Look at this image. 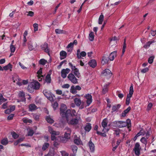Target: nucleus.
Here are the masks:
<instances>
[{
  "label": "nucleus",
  "mask_w": 156,
  "mask_h": 156,
  "mask_svg": "<svg viewBox=\"0 0 156 156\" xmlns=\"http://www.w3.org/2000/svg\"><path fill=\"white\" fill-rule=\"evenodd\" d=\"M69 65L72 69V72L74 74L75 76L79 78L80 76V74L79 72V69L75 66H73L71 62L69 63Z\"/></svg>",
  "instance_id": "nucleus-4"
},
{
  "label": "nucleus",
  "mask_w": 156,
  "mask_h": 156,
  "mask_svg": "<svg viewBox=\"0 0 156 156\" xmlns=\"http://www.w3.org/2000/svg\"><path fill=\"white\" fill-rule=\"evenodd\" d=\"M42 49L45 52L49 53V50L48 47V44L45 43L44 44L41 46Z\"/></svg>",
  "instance_id": "nucleus-18"
},
{
  "label": "nucleus",
  "mask_w": 156,
  "mask_h": 156,
  "mask_svg": "<svg viewBox=\"0 0 156 156\" xmlns=\"http://www.w3.org/2000/svg\"><path fill=\"white\" fill-rule=\"evenodd\" d=\"M144 135L145 134L144 133V131L143 130H141L136 135V136H135V138L136 137V138H137L139 136L141 135Z\"/></svg>",
  "instance_id": "nucleus-42"
},
{
  "label": "nucleus",
  "mask_w": 156,
  "mask_h": 156,
  "mask_svg": "<svg viewBox=\"0 0 156 156\" xmlns=\"http://www.w3.org/2000/svg\"><path fill=\"white\" fill-rule=\"evenodd\" d=\"M74 142L77 145L81 144L82 143L81 141L79 138L75 139L74 140Z\"/></svg>",
  "instance_id": "nucleus-43"
},
{
  "label": "nucleus",
  "mask_w": 156,
  "mask_h": 156,
  "mask_svg": "<svg viewBox=\"0 0 156 156\" xmlns=\"http://www.w3.org/2000/svg\"><path fill=\"white\" fill-rule=\"evenodd\" d=\"M40 87V84L38 82H32L30 83L28 87V90L30 92L32 93L33 92L34 90L39 89Z\"/></svg>",
  "instance_id": "nucleus-2"
},
{
  "label": "nucleus",
  "mask_w": 156,
  "mask_h": 156,
  "mask_svg": "<svg viewBox=\"0 0 156 156\" xmlns=\"http://www.w3.org/2000/svg\"><path fill=\"white\" fill-rule=\"evenodd\" d=\"M149 70V69L148 67H146L141 70V72L142 73H144L148 72Z\"/></svg>",
  "instance_id": "nucleus-56"
},
{
  "label": "nucleus",
  "mask_w": 156,
  "mask_h": 156,
  "mask_svg": "<svg viewBox=\"0 0 156 156\" xmlns=\"http://www.w3.org/2000/svg\"><path fill=\"white\" fill-rule=\"evenodd\" d=\"M70 70L69 68L66 69H62L61 71V76L63 78H66L67 76V75L70 71Z\"/></svg>",
  "instance_id": "nucleus-15"
},
{
  "label": "nucleus",
  "mask_w": 156,
  "mask_h": 156,
  "mask_svg": "<svg viewBox=\"0 0 156 156\" xmlns=\"http://www.w3.org/2000/svg\"><path fill=\"white\" fill-rule=\"evenodd\" d=\"M117 56V51H114L111 53L108 57L110 61H112Z\"/></svg>",
  "instance_id": "nucleus-19"
},
{
  "label": "nucleus",
  "mask_w": 156,
  "mask_h": 156,
  "mask_svg": "<svg viewBox=\"0 0 156 156\" xmlns=\"http://www.w3.org/2000/svg\"><path fill=\"white\" fill-rule=\"evenodd\" d=\"M67 53L64 51H62L60 52V59L62 60L66 58L67 56Z\"/></svg>",
  "instance_id": "nucleus-24"
},
{
  "label": "nucleus",
  "mask_w": 156,
  "mask_h": 156,
  "mask_svg": "<svg viewBox=\"0 0 156 156\" xmlns=\"http://www.w3.org/2000/svg\"><path fill=\"white\" fill-rule=\"evenodd\" d=\"M141 148L139 143H136L133 151L135 153L136 155L139 156L140 154V151Z\"/></svg>",
  "instance_id": "nucleus-7"
},
{
  "label": "nucleus",
  "mask_w": 156,
  "mask_h": 156,
  "mask_svg": "<svg viewBox=\"0 0 156 156\" xmlns=\"http://www.w3.org/2000/svg\"><path fill=\"white\" fill-rule=\"evenodd\" d=\"M26 13H28V14L27 15V16H30V17L33 16L34 14V12L31 11L26 12Z\"/></svg>",
  "instance_id": "nucleus-53"
},
{
  "label": "nucleus",
  "mask_w": 156,
  "mask_h": 156,
  "mask_svg": "<svg viewBox=\"0 0 156 156\" xmlns=\"http://www.w3.org/2000/svg\"><path fill=\"white\" fill-rule=\"evenodd\" d=\"M51 76L49 74H48L45 78V81L47 83H50L51 82Z\"/></svg>",
  "instance_id": "nucleus-39"
},
{
  "label": "nucleus",
  "mask_w": 156,
  "mask_h": 156,
  "mask_svg": "<svg viewBox=\"0 0 156 156\" xmlns=\"http://www.w3.org/2000/svg\"><path fill=\"white\" fill-rule=\"evenodd\" d=\"M109 84L110 83H108L104 85L102 90V93L104 94H105L108 91V87Z\"/></svg>",
  "instance_id": "nucleus-30"
},
{
  "label": "nucleus",
  "mask_w": 156,
  "mask_h": 156,
  "mask_svg": "<svg viewBox=\"0 0 156 156\" xmlns=\"http://www.w3.org/2000/svg\"><path fill=\"white\" fill-rule=\"evenodd\" d=\"M121 105L118 104L113 105L112 107V109L113 112L117 111L118 109L120 108Z\"/></svg>",
  "instance_id": "nucleus-27"
},
{
  "label": "nucleus",
  "mask_w": 156,
  "mask_h": 156,
  "mask_svg": "<svg viewBox=\"0 0 156 156\" xmlns=\"http://www.w3.org/2000/svg\"><path fill=\"white\" fill-rule=\"evenodd\" d=\"M140 141L141 142H142L144 144L146 145L147 144V139L144 137H142L140 139Z\"/></svg>",
  "instance_id": "nucleus-51"
},
{
  "label": "nucleus",
  "mask_w": 156,
  "mask_h": 156,
  "mask_svg": "<svg viewBox=\"0 0 156 156\" xmlns=\"http://www.w3.org/2000/svg\"><path fill=\"white\" fill-rule=\"evenodd\" d=\"M154 42H155V41L154 40L151 41H149L147 42L144 45V48H148L150 47L151 44Z\"/></svg>",
  "instance_id": "nucleus-32"
},
{
  "label": "nucleus",
  "mask_w": 156,
  "mask_h": 156,
  "mask_svg": "<svg viewBox=\"0 0 156 156\" xmlns=\"http://www.w3.org/2000/svg\"><path fill=\"white\" fill-rule=\"evenodd\" d=\"M67 108L66 105L64 104H62L60 108L61 115L63 117H65L66 115V109Z\"/></svg>",
  "instance_id": "nucleus-12"
},
{
  "label": "nucleus",
  "mask_w": 156,
  "mask_h": 156,
  "mask_svg": "<svg viewBox=\"0 0 156 156\" xmlns=\"http://www.w3.org/2000/svg\"><path fill=\"white\" fill-rule=\"evenodd\" d=\"M43 93L44 96L50 101H52L54 100V98H55V96L51 92L44 90L43 91Z\"/></svg>",
  "instance_id": "nucleus-8"
},
{
  "label": "nucleus",
  "mask_w": 156,
  "mask_h": 156,
  "mask_svg": "<svg viewBox=\"0 0 156 156\" xmlns=\"http://www.w3.org/2000/svg\"><path fill=\"white\" fill-rule=\"evenodd\" d=\"M16 50V48L13 45H10V50L11 53H13Z\"/></svg>",
  "instance_id": "nucleus-52"
},
{
  "label": "nucleus",
  "mask_w": 156,
  "mask_h": 156,
  "mask_svg": "<svg viewBox=\"0 0 156 156\" xmlns=\"http://www.w3.org/2000/svg\"><path fill=\"white\" fill-rule=\"evenodd\" d=\"M152 106V103H149V104L148 105L147 110L148 111L150 110Z\"/></svg>",
  "instance_id": "nucleus-61"
},
{
  "label": "nucleus",
  "mask_w": 156,
  "mask_h": 156,
  "mask_svg": "<svg viewBox=\"0 0 156 156\" xmlns=\"http://www.w3.org/2000/svg\"><path fill=\"white\" fill-rule=\"evenodd\" d=\"M84 128L86 132H89L91 129V124L89 123H87Z\"/></svg>",
  "instance_id": "nucleus-26"
},
{
  "label": "nucleus",
  "mask_w": 156,
  "mask_h": 156,
  "mask_svg": "<svg viewBox=\"0 0 156 156\" xmlns=\"http://www.w3.org/2000/svg\"><path fill=\"white\" fill-rule=\"evenodd\" d=\"M46 120L48 122L52 124L53 123L54 121L52 118L49 115L46 117Z\"/></svg>",
  "instance_id": "nucleus-33"
},
{
  "label": "nucleus",
  "mask_w": 156,
  "mask_h": 156,
  "mask_svg": "<svg viewBox=\"0 0 156 156\" xmlns=\"http://www.w3.org/2000/svg\"><path fill=\"white\" fill-rule=\"evenodd\" d=\"M65 130H66V131L65 132V133H67L68 134V135H69V134L70 135V134L71 133V130L70 128H69L68 127H66Z\"/></svg>",
  "instance_id": "nucleus-49"
},
{
  "label": "nucleus",
  "mask_w": 156,
  "mask_h": 156,
  "mask_svg": "<svg viewBox=\"0 0 156 156\" xmlns=\"http://www.w3.org/2000/svg\"><path fill=\"white\" fill-rule=\"evenodd\" d=\"M11 134L12 137L14 139L17 138L19 137V135L16 133L15 132H12L11 133Z\"/></svg>",
  "instance_id": "nucleus-54"
},
{
  "label": "nucleus",
  "mask_w": 156,
  "mask_h": 156,
  "mask_svg": "<svg viewBox=\"0 0 156 156\" xmlns=\"http://www.w3.org/2000/svg\"><path fill=\"white\" fill-rule=\"evenodd\" d=\"M109 60V57L107 56L104 55L102 57L101 63L103 65L107 63Z\"/></svg>",
  "instance_id": "nucleus-21"
},
{
  "label": "nucleus",
  "mask_w": 156,
  "mask_h": 156,
  "mask_svg": "<svg viewBox=\"0 0 156 156\" xmlns=\"http://www.w3.org/2000/svg\"><path fill=\"white\" fill-rule=\"evenodd\" d=\"M1 144L3 145H5L8 143V140L7 138L4 139H2L1 142Z\"/></svg>",
  "instance_id": "nucleus-45"
},
{
  "label": "nucleus",
  "mask_w": 156,
  "mask_h": 156,
  "mask_svg": "<svg viewBox=\"0 0 156 156\" xmlns=\"http://www.w3.org/2000/svg\"><path fill=\"white\" fill-rule=\"evenodd\" d=\"M70 92L73 94H75L76 93V90L74 86H71L70 90Z\"/></svg>",
  "instance_id": "nucleus-37"
},
{
  "label": "nucleus",
  "mask_w": 156,
  "mask_h": 156,
  "mask_svg": "<svg viewBox=\"0 0 156 156\" xmlns=\"http://www.w3.org/2000/svg\"><path fill=\"white\" fill-rule=\"evenodd\" d=\"M71 148L73 153H76L77 150V147L75 145H72L71 146Z\"/></svg>",
  "instance_id": "nucleus-47"
},
{
  "label": "nucleus",
  "mask_w": 156,
  "mask_h": 156,
  "mask_svg": "<svg viewBox=\"0 0 156 156\" xmlns=\"http://www.w3.org/2000/svg\"><path fill=\"white\" fill-rule=\"evenodd\" d=\"M12 79L14 82H16V81H17L16 83L19 86H21L22 85L23 83L19 82L20 79L18 76H16L13 77Z\"/></svg>",
  "instance_id": "nucleus-22"
},
{
  "label": "nucleus",
  "mask_w": 156,
  "mask_h": 156,
  "mask_svg": "<svg viewBox=\"0 0 156 156\" xmlns=\"http://www.w3.org/2000/svg\"><path fill=\"white\" fill-rule=\"evenodd\" d=\"M28 130V131L27 134V136H32L34 134L33 130L32 129H29V130Z\"/></svg>",
  "instance_id": "nucleus-41"
},
{
  "label": "nucleus",
  "mask_w": 156,
  "mask_h": 156,
  "mask_svg": "<svg viewBox=\"0 0 156 156\" xmlns=\"http://www.w3.org/2000/svg\"><path fill=\"white\" fill-rule=\"evenodd\" d=\"M58 104L56 102L52 104V106L54 109V110H55L56 109V108L58 107Z\"/></svg>",
  "instance_id": "nucleus-58"
},
{
  "label": "nucleus",
  "mask_w": 156,
  "mask_h": 156,
  "mask_svg": "<svg viewBox=\"0 0 156 156\" xmlns=\"http://www.w3.org/2000/svg\"><path fill=\"white\" fill-rule=\"evenodd\" d=\"M19 97L21 99V100H17L18 102H20L21 101H25L26 99L25 97V94L22 91H20L19 94Z\"/></svg>",
  "instance_id": "nucleus-20"
},
{
  "label": "nucleus",
  "mask_w": 156,
  "mask_h": 156,
  "mask_svg": "<svg viewBox=\"0 0 156 156\" xmlns=\"http://www.w3.org/2000/svg\"><path fill=\"white\" fill-rule=\"evenodd\" d=\"M12 66L10 63L8 64L7 65L3 67V70H7L9 69L10 71H12Z\"/></svg>",
  "instance_id": "nucleus-31"
},
{
  "label": "nucleus",
  "mask_w": 156,
  "mask_h": 156,
  "mask_svg": "<svg viewBox=\"0 0 156 156\" xmlns=\"http://www.w3.org/2000/svg\"><path fill=\"white\" fill-rule=\"evenodd\" d=\"M33 26L34 28V30L35 32L36 31L38 30V24L37 23H34L33 25Z\"/></svg>",
  "instance_id": "nucleus-57"
},
{
  "label": "nucleus",
  "mask_w": 156,
  "mask_h": 156,
  "mask_svg": "<svg viewBox=\"0 0 156 156\" xmlns=\"http://www.w3.org/2000/svg\"><path fill=\"white\" fill-rule=\"evenodd\" d=\"M62 156H69V154L66 151H60Z\"/></svg>",
  "instance_id": "nucleus-55"
},
{
  "label": "nucleus",
  "mask_w": 156,
  "mask_h": 156,
  "mask_svg": "<svg viewBox=\"0 0 156 156\" xmlns=\"http://www.w3.org/2000/svg\"><path fill=\"white\" fill-rule=\"evenodd\" d=\"M108 120L106 118H105L101 122V126L103 128L102 133L97 131L98 134L104 136H106V133L108 132L109 129V125H108Z\"/></svg>",
  "instance_id": "nucleus-1"
},
{
  "label": "nucleus",
  "mask_w": 156,
  "mask_h": 156,
  "mask_svg": "<svg viewBox=\"0 0 156 156\" xmlns=\"http://www.w3.org/2000/svg\"><path fill=\"white\" fill-rule=\"evenodd\" d=\"M74 101L76 105L77 106H80L81 104V101L80 99L78 98H75L74 99Z\"/></svg>",
  "instance_id": "nucleus-35"
},
{
  "label": "nucleus",
  "mask_w": 156,
  "mask_h": 156,
  "mask_svg": "<svg viewBox=\"0 0 156 156\" xmlns=\"http://www.w3.org/2000/svg\"><path fill=\"white\" fill-rule=\"evenodd\" d=\"M28 47L30 51H31L33 50L34 48V47L32 45V43L31 41H30L28 43Z\"/></svg>",
  "instance_id": "nucleus-38"
},
{
  "label": "nucleus",
  "mask_w": 156,
  "mask_h": 156,
  "mask_svg": "<svg viewBox=\"0 0 156 156\" xmlns=\"http://www.w3.org/2000/svg\"><path fill=\"white\" fill-rule=\"evenodd\" d=\"M73 44L72 42L70 43L67 46V48H73Z\"/></svg>",
  "instance_id": "nucleus-62"
},
{
  "label": "nucleus",
  "mask_w": 156,
  "mask_h": 156,
  "mask_svg": "<svg viewBox=\"0 0 156 156\" xmlns=\"http://www.w3.org/2000/svg\"><path fill=\"white\" fill-rule=\"evenodd\" d=\"M114 123L115 125V127L119 128L126 127L128 124L127 122L122 121H115L114 122Z\"/></svg>",
  "instance_id": "nucleus-10"
},
{
  "label": "nucleus",
  "mask_w": 156,
  "mask_h": 156,
  "mask_svg": "<svg viewBox=\"0 0 156 156\" xmlns=\"http://www.w3.org/2000/svg\"><path fill=\"white\" fill-rule=\"evenodd\" d=\"M120 131L119 129H116L115 130V132L114 133V135H116L117 136L119 135V134Z\"/></svg>",
  "instance_id": "nucleus-63"
},
{
  "label": "nucleus",
  "mask_w": 156,
  "mask_h": 156,
  "mask_svg": "<svg viewBox=\"0 0 156 156\" xmlns=\"http://www.w3.org/2000/svg\"><path fill=\"white\" fill-rule=\"evenodd\" d=\"M154 57L152 56L150 57L148 59V62L150 64H152L154 60Z\"/></svg>",
  "instance_id": "nucleus-48"
},
{
  "label": "nucleus",
  "mask_w": 156,
  "mask_h": 156,
  "mask_svg": "<svg viewBox=\"0 0 156 156\" xmlns=\"http://www.w3.org/2000/svg\"><path fill=\"white\" fill-rule=\"evenodd\" d=\"M48 131L51 134V140H56L55 136L59 134V132L53 130V129L50 126L48 127Z\"/></svg>",
  "instance_id": "nucleus-6"
},
{
  "label": "nucleus",
  "mask_w": 156,
  "mask_h": 156,
  "mask_svg": "<svg viewBox=\"0 0 156 156\" xmlns=\"http://www.w3.org/2000/svg\"><path fill=\"white\" fill-rule=\"evenodd\" d=\"M77 114L74 109H72L71 110L68 109L66 110V115L65 117L66 118H69L73 116H77Z\"/></svg>",
  "instance_id": "nucleus-9"
},
{
  "label": "nucleus",
  "mask_w": 156,
  "mask_h": 156,
  "mask_svg": "<svg viewBox=\"0 0 156 156\" xmlns=\"http://www.w3.org/2000/svg\"><path fill=\"white\" fill-rule=\"evenodd\" d=\"M88 64L90 66L94 68L96 66L97 62L95 60L92 59L89 62Z\"/></svg>",
  "instance_id": "nucleus-25"
},
{
  "label": "nucleus",
  "mask_w": 156,
  "mask_h": 156,
  "mask_svg": "<svg viewBox=\"0 0 156 156\" xmlns=\"http://www.w3.org/2000/svg\"><path fill=\"white\" fill-rule=\"evenodd\" d=\"M88 146L89 148L90 151L93 153L95 151V146L94 144L90 140L88 143Z\"/></svg>",
  "instance_id": "nucleus-17"
},
{
  "label": "nucleus",
  "mask_w": 156,
  "mask_h": 156,
  "mask_svg": "<svg viewBox=\"0 0 156 156\" xmlns=\"http://www.w3.org/2000/svg\"><path fill=\"white\" fill-rule=\"evenodd\" d=\"M55 32L57 34H64L65 33V31L64 30L58 29H55Z\"/></svg>",
  "instance_id": "nucleus-46"
},
{
  "label": "nucleus",
  "mask_w": 156,
  "mask_h": 156,
  "mask_svg": "<svg viewBox=\"0 0 156 156\" xmlns=\"http://www.w3.org/2000/svg\"><path fill=\"white\" fill-rule=\"evenodd\" d=\"M7 99L4 98L2 94H0V105H1L2 102L5 101Z\"/></svg>",
  "instance_id": "nucleus-44"
},
{
  "label": "nucleus",
  "mask_w": 156,
  "mask_h": 156,
  "mask_svg": "<svg viewBox=\"0 0 156 156\" xmlns=\"http://www.w3.org/2000/svg\"><path fill=\"white\" fill-rule=\"evenodd\" d=\"M68 134L67 133H65L64 134V138H65V140L62 139L61 140L62 142L63 143H65L67 141V140L69 139L70 138V135L69 134V136Z\"/></svg>",
  "instance_id": "nucleus-29"
},
{
  "label": "nucleus",
  "mask_w": 156,
  "mask_h": 156,
  "mask_svg": "<svg viewBox=\"0 0 156 156\" xmlns=\"http://www.w3.org/2000/svg\"><path fill=\"white\" fill-rule=\"evenodd\" d=\"M14 116V114H11L9 115L7 118V119L9 120H11L12 119Z\"/></svg>",
  "instance_id": "nucleus-64"
},
{
  "label": "nucleus",
  "mask_w": 156,
  "mask_h": 156,
  "mask_svg": "<svg viewBox=\"0 0 156 156\" xmlns=\"http://www.w3.org/2000/svg\"><path fill=\"white\" fill-rule=\"evenodd\" d=\"M70 85L68 84H66L63 85L62 86V87L63 88H69Z\"/></svg>",
  "instance_id": "nucleus-60"
},
{
  "label": "nucleus",
  "mask_w": 156,
  "mask_h": 156,
  "mask_svg": "<svg viewBox=\"0 0 156 156\" xmlns=\"http://www.w3.org/2000/svg\"><path fill=\"white\" fill-rule=\"evenodd\" d=\"M84 97L86 99L87 105L89 106L92 101V98L91 95L89 94H87L85 95Z\"/></svg>",
  "instance_id": "nucleus-13"
},
{
  "label": "nucleus",
  "mask_w": 156,
  "mask_h": 156,
  "mask_svg": "<svg viewBox=\"0 0 156 156\" xmlns=\"http://www.w3.org/2000/svg\"><path fill=\"white\" fill-rule=\"evenodd\" d=\"M104 17L102 13H101L98 19V23L99 24H102L104 19Z\"/></svg>",
  "instance_id": "nucleus-36"
},
{
  "label": "nucleus",
  "mask_w": 156,
  "mask_h": 156,
  "mask_svg": "<svg viewBox=\"0 0 156 156\" xmlns=\"http://www.w3.org/2000/svg\"><path fill=\"white\" fill-rule=\"evenodd\" d=\"M102 73L107 78L110 77L112 75L111 71L108 69H105L102 72Z\"/></svg>",
  "instance_id": "nucleus-14"
},
{
  "label": "nucleus",
  "mask_w": 156,
  "mask_h": 156,
  "mask_svg": "<svg viewBox=\"0 0 156 156\" xmlns=\"http://www.w3.org/2000/svg\"><path fill=\"white\" fill-rule=\"evenodd\" d=\"M131 110V107H129L126 109L121 114V116L124 117L126 115V114L128 113Z\"/></svg>",
  "instance_id": "nucleus-28"
},
{
  "label": "nucleus",
  "mask_w": 156,
  "mask_h": 156,
  "mask_svg": "<svg viewBox=\"0 0 156 156\" xmlns=\"http://www.w3.org/2000/svg\"><path fill=\"white\" fill-rule=\"evenodd\" d=\"M67 122L69 124L76 125L81 120L80 116H77L75 118L70 119L69 118H66Z\"/></svg>",
  "instance_id": "nucleus-3"
},
{
  "label": "nucleus",
  "mask_w": 156,
  "mask_h": 156,
  "mask_svg": "<svg viewBox=\"0 0 156 156\" xmlns=\"http://www.w3.org/2000/svg\"><path fill=\"white\" fill-rule=\"evenodd\" d=\"M42 73V69L41 68H40V69L38 70V71L37 72V76H41L42 75L41 74Z\"/></svg>",
  "instance_id": "nucleus-59"
},
{
  "label": "nucleus",
  "mask_w": 156,
  "mask_h": 156,
  "mask_svg": "<svg viewBox=\"0 0 156 156\" xmlns=\"http://www.w3.org/2000/svg\"><path fill=\"white\" fill-rule=\"evenodd\" d=\"M67 78L72 83L76 84L78 83V80L75 75L72 73H70L67 76Z\"/></svg>",
  "instance_id": "nucleus-11"
},
{
  "label": "nucleus",
  "mask_w": 156,
  "mask_h": 156,
  "mask_svg": "<svg viewBox=\"0 0 156 156\" xmlns=\"http://www.w3.org/2000/svg\"><path fill=\"white\" fill-rule=\"evenodd\" d=\"M94 33L92 32H90L89 35V39L90 41H93L94 39Z\"/></svg>",
  "instance_id": "nucleus-34"
},
{
  "label": "nucleus",
  "mask_w": 156,
  "mask_h": 156,
  "mask_svg": "<svg viewBox=\"0 0 156 156\" xmlns=\"http://www.w3.org/2000/svg\"><path fill=\"white\" fill-rule=\"evenodd\" d=\"M49 146V143H45L43 145L42 147V150L43 151L47 149L48 148Z\"/></svg>",
  "instance_id": "nucleus-40"
},
{
  "label": "nucleus",
  "mask_w": 156,
  "mask_h": 156,
  "mask_svg": "<svg viewBox=\"0 0 156 156\" xmlns=\"http://www.w3.org/2000/svg\"><path fill=\"white\" fill-rule=\"evenodd\" d=\"M37 109V106L34 104L30 105L29 106V111L33 112Z\"/></svg>",
  "instance_id": "nucleus-23"
},
{
  "label": "nucleus",
  "mask_w": 156,
  "mask_h": 156,
  "mask_svg": "<svg viewBox=\"0 0 156 156\" xmlns=\"http://www.w3.org/2000/svg\"><path fill=\"white\" fill-rule=\"evenodd\" d=\"M47 62V61L43 59H41L39 61L40 64L44 65Z\"/></svg>",
  "instance_id": "nucleus-50"
},
{
  "label": "nucleus",
  "mask_w": 156,
  "mask_h": 156,
  "mask_svg": "<svg viewBox=\"0 0 156 156\" xmlns=\"http://www.w3.org/2000/svg\"><path fill=\"white\" fill-rule=\"evenodd\" d=\"M133 93V84H131L130 88L129 93L127 95L126 103L127 105H128L130 103V98L132 97Z\"/></svg>",
  "instance_id": "nucleus-5"
},
{
  "label": "nucleus",
  "mask_w": 156,
  "mask_h": 156,
  "mask_svg": "<svg viewBox=\"0 0 156 156\" xmlns=\"http://www.w3.org/2000/svg\"><path fill=\"white\" fill-rule=\"evenodd\" d=\"M86 55V53L84 51L80 52V49L77 50V51L76 55L78 58H80L82 57H85Z\"/></svg>",
  "instance_id": "nucleus-16"
}]
</instances>
